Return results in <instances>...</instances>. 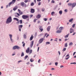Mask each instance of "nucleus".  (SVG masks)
Returning a JSON list of instances; mask_svg holds the SVG:
<instances>
[{"instance_id": "1", "label": "nucleus", "mask_w": 76, "mask_h": 76, "mask_svg": "<svg viewBox=\"0 0 76 76\" xmlns=\"http://www.w3.org/2000/svg\"><path fill=\"white\" fill-rule=\"evenodd\" d=\"M12 17L10 16L7 19V21H6V23H7V24H9V23H11V22H12Z\"/></svg>"}, {"instance_id": "2", "label": "nucleus", "mask_w": 76, "mask_h": 76, "mask_svg": "<svg viewBox=\"0 0 76 76\" xmlns=\"http://www.w3.org/2000/svg\"><path fill=\"white\" fill-rule=\"evenodd\" d=\"M22 18L23 19H26L27 18H29V16L27 15H23L22 16Z\"/></svg>"}, {"instance_id": "3", "label": "nucleus", "mask_w": 76, "mask_h": 76, "mask_svg": "<svg viewBox=\"0 0 76 76\" xmlns=\"http://www.w3.org/2000/svg\"><path fill=\"white\" fill-rule=\"evenodd\" d=\"M20 48L18 46L15 45L13 47V50H16V49H17V50H19Z\"/></svg>"}, {"instance_id": "4", "label": "nucleus", "mask_w": 76, "mask_h": 76, "mask_svg": "<svg viewBox=\"0 0 76 76\" xmlns=\"http://www.w3.org/2000/svg\"><path fill=\"white\" fill-rule=\"evenodd\" d=\"M44 40V38H42V39H40L39 41V43L41 44V43H42Z\"/></svg>"}, {"instance_id": "5", "label": "nucleus", "mask_w": 76, "mask_h": 76, "mask_svg": "<svg viewBox=\"0 0 76 76\" xmlns=\"http://www.w3.org/2000/svg\"><path fill=\"white\" fill-rule=\"evenodd\" d=\"M20 5L21 6H25L26 7V4L25 3L23 2H21L20 3Z\"/></svg>"}, {"instance_id": "6", "label": "nucleus", "mask_w": 76, "mask_h": 76, "mask_svg": "<svg viewBox=\"0 0 76 76\" xmlns=\"http://www.w3.org/2000/svg\"><path fill=\"white\" fill-rule=\"evenodd\" d=\"M51 26H49L47 28V31L48 32H49L50 30V29H51Z\"/></svg>"}, {"instance_id": "7", "label": "nucleus", "mask_w": 76, "mask_h": 76, "mask_svg": "<svg viewBox=\"0 0 76 76\" xmlns=\"http://www.w3.org/2000/svg\"><path fill=\"white\" fill-rule=\"evenodd\" d=\"M35 12V9L31 8V13H34Z\"/></svg>"}, {"instance_id": "8", "label": "nucleus", "mask_w": 76, "mask_h": 76, "mask_svg": "<svg viewBox=\"0 0 76 76\" xmlns=\"http://www.w3.org/2000/svg\"><path fill=\"white\" fill-rule=\"evenodd\" d=\"M72 4V8H73L74 7H75V6H76V3L74 2V3H73Z\"/></svg>"}, {"instance_id": "9", "label": "nucleus", "mask_w": 76, "mask_h": 76, "mask_svg": "<svg viewBox=\"0 0 76 76\" xmlns=\"http://www.w3.org/2000/svg\"><path fill=\"white\" fill-rule=\"evenodd\" d=\"M34 40H33L31 42V43L30 45L31 47H32L33 45H34Z\"/></svg>"}, {"instance_id": "10", "label": "nucleus", "mask_w": 76, "mask_h": 76, "mask_svg": "<svg viewBox=\"0 0 76 76\" xmlns=\"http://www.w3.org/2000/svg\"><path fill=\"white\" fill-rule=\"evenodd\" d=\"M18 12H19L20 15H22V14L23 13V12H22L20 11V10L18 9Z\"/></svg>"}, {"instance_id": "11", "label": "nucleus", "mask_w": 76, "mask_h": 76, "mask_svg": "<svg viewBox=\"0 0 76 76\" xmlns=\"http://www.w3.org/2000/svg\"><path fill=\"white\" fill-rule=\"evenodd\" d=\"M17 9H18V6H15V7L13 8V10L15 11V10H16Z\"/></svg>"}, {"instance_id": "12", "label": "nucleus", "mask_w": 76, "mask_h": 76, "mask_svg": "<svg viewBox=\"0 0 76 76\" xmlns=\"http://www.w3.org/2000/svg\"><path fill=\"white\" fill-rule=\"evenodd\" d=\"M70 32L71 33H72V32H74V30H73V29H72V28H70Z\"/></svg>"}, {"instance_id": "13", "label": "nucleus", "mask_w": 76, "mask_h": 76, "mask_svg": "<svg viewBox=\"0 0 76 76\" xmlns=\"http://www.w3.org/2000/svg\"><path fill=\"white\" fill-rule=\"evenodd\" d=\"M33 38H34V37H33V35H31V36L30 37V41H32V40L33 39Z\"/></svg>"}, {"instance_id": "14", "label": "nucleus", "mask_w": 76, "mask_h": 76, "mask_svg": "<svg viewBox=\"0 0 76 76\" xmlns=\"http://www.w3.org/2000/svg\"><path fill=\"white\" fill-rule=\"evenodd\" d=\"M41 15H40V14H38L37 15V18H38V19H39L40 18H41Z\"/></svg>"}, {"instance_id": "15", "label": "nucleus", "mask_w": 76, "mask_h": 76, "mask_svg": "<svg viewBox=\"0 0 76 76\" xmlns=\"http://www.w3.org/2000/svg\"><path fill=\"white\" fill-rule=\"evenodd\" d=\"M11 4H12L11 2L8 4V5L9 7H10V5H11Z\"/></svg>"}, {"instance_id": "16", "label": "nucleus", "mask_w": 76, "mask_h": 76, "mask_svg": "<svg viewBox=\"0 0 76 76\" xmlns=\"http://www.w3.org/2000/svg\"><path fill=\"white\" fill-rule=\"evenodd\" d=\"M61 31L60 30H57L56 31V33H57V34H59L61 33Z\"/></svg>"}, {"instance_id": "17", "label": "nucleus", "mask_w": 76, "mask_h": 76, "mask_svg": "<svg viewBox=\"0 0 76 76\" xmlns=\"http://www.w3.org/2000/svg\"><path fill=\"white\" fill-rule=\"evenodd\" d=\"M11 2L12 3V4H13L16 2V0H12Z\"/></svg>"}, {"instance_id": "18", "label": "nucleus", "mask_w": 76, "mask_h": 76, "mask_svg": "<svg viewBox=\"0 0 76 76\" xmlns=\"http://www.w3.org/2000/svg\"><path fill=\"white\" fill-rule=\"evenodd\" d=\"M23 27V26L22 25H20L18 26V28H21L22 29Z\"/></svg>"}, {"instance_id": "19", "label": "nucleus", "mask_w": 76, "mask_h": 76, "mask_svg": "<svg viewBox=\"0 0 76 76\" xmlns=\"http://www.w3.org/2000/svg\"><path fill=\"white\" fill-rule=\"evenodd\" d=\"M62 13H63V11L61 10H60L59 12V14H60V15H62Z\"/></svg>"}, {"instance_id": "20", "label": "nucleus", "mask_w": 76, "mask_h": 76, "mask_svg": "<svg viewBox=\"0 0 76 76\" xmlns=\"http://www.w3.org/2000/svg\"><path fill=\"white\" fill-rule=\"evenodd\" d=\"M13 19L14 20H16L17 21H18V20H19V19L18 18H14Z\"/></svg>"}, {"instance_id": "21", "label": "nucleus", "mask_w": 76, "mask_h": 76, "mask_svg": "<svg viewBox=\"0 0 76 76\" xmlns=\"http://www.w3.org/2000/svg\"><path fill=\"white\" fill-rule=\"evenodd\" d=\"M69 34H68L66 35L65 37V38H68L69 37Z\"/></svg>"}, {"instance_id": "22", "label": "nucleus", "mask_w": 76, "mask_h": 76, "mask_svg": "<svg viewBox=\"0 0 76 76\" xmlns=\"http://www.w3.org/2000/svg\"><path fill=\"white\" fill-rule=\"evenodd\" d=\"M21 57H23V56H24V53H23V52H22L21 54Z\"/></svg>"}, {"instance_id": "23", "label": "nucleus", "mask_w": 76, "mask_h": 76, "mask_svg": "<svg viewBox=\"0 0 76 76\" xmlns=\"http://www.w3.org/2000/svg\"><path fill=\"white\" fill-rule=\"evenodd\" d=\"M30 6H34V2H32L31 3Z\"/></svg>"}, {"instance_id": "24", "label": "nucleus", "mask_w": 76, "mask_h": 76, "mask_svg": "<svg viewBox=\"0 0 76 76\" xmlns=\"http://www.w3.org/2000/svg\"><path fill=\"white\" fill-rule=\"evenodd\" d=\"M73 18H71V19H70L69 20V22H72V21H73Z\"/></svg>"}, {"instance_id": "25", "label": "nucleus", "mask_w": 76, "mask_h": 76, "mask_svg": "<svg viewBox=\"0 0 76 76\" xmlns=\"http://www.w3.org/2000/svg\"><path fill=\"white\" fill-rule=\"evenodd\" d=\"M28 55H26L25 57L24 60H26L27 58H28Z\"/></svg>"}, {"instance_id": "26", "label": "nucleus", "mask_w": 76, "mask_h": 76, "mask_svg": "<svg viewBox=\"0 0 76 76\" xmlns=\"http://www.w3.org/2000/svg\"><path fill=\"white\" fill-rule=\"evenodd\" d=\"M57 7H58V4L56 5V6L54 7V9L55 10V9H56V8H57Z\"/></svg>"}, {"instance_id": "27", "label": "nucleus", "mask_w": 76, "mask_h": 76, "mask_svg": "<svg viewBox=\"0 0 76 76\" xmlns=\"http://www.w3.org/2000/svg\"><path fill=\"white\" fill-rule=\"evenodd\" d=\"M68 6H72V4L71 3H69L68 4Z\"/></svg>"}, {"instance_id": "28", "label": "nucleus", "mask_w": 76, "mask_h": 76, "mask_svg": "<svg viewBox=\"0 0 76 76\" xmlns=\"http://www.w3.org/2000/svg\"><path fill=\"white\" fill-rule=\"evenodd\" d=\"M50 44V42H46V45H47V44H48V45H49Z\"/></svg>"}, {"instance_id": "29", "label": "nucleus", "mask_w": 76, "mask_h": 76, "mask_svg": "<svg viewBox=\"0 0 76 76\" xmlns=\"http://www.w3.org/2000/svg\"><path fill=\"white\" fill-rule=\"evenodd\" d=\"M63 28V27H60L59 28V30L61 31V30H62Z\"/></svg>"}, {"instance_id": "30", "label": "nucleus", "mask_w": 76, "mask_h": 76, "mask_svg": "<svg viewBox=\"0 0 76 76\" xmlns=\"http://www.w3.org/2000/svg\"><path fill=\"white\" fill-rule=\"evenodd\" d=\"M34 61V59H32V58H31L30 60V61L31 62H32L33 61Z\"/></svg>"}, {"instance_id": "31", "label": "nucleus", "mask_w": 76, "mask_h": 76, "mask_svg": "<svg viewBox=\"0 0 76 76\" xmlns=\"http://www.w3.org/2000/svg\"><path fill=\"white\" fill-rule=\"evenodd\" d=\"M23 37L25 39H26V34H24Z\"/></svg>"}, {"instance_id": "32", "label": "nucleus", "mask_w": 76, "mask_h": 76, "mask_svg": "<svg viewBox=\"0 0 76 76\" xmlns=\"http://www.w3.org/2000/svg\"><path fill=\"white\" fill-rule=\"evenodd\" d=\"M19 21L20 24H22V20H20Z\"/></svg>"}, {"instance_id": "33", "label": "nucleus", "mask_w": 76, "mask_h": 76, "mask_svg": "<svg viewBox=\"0 0 76 76\" xmlns=\"http://www.w3.org/2000/svg\"><path fill=\"white\" fill-rule=\"evenodd\" d=\"M73 45V43L72 42H70L69 44V46H70L71 45Z\"/></svg>"}, {"instance_id": "34", "label": "nucleus", "mask_w": 76, "mask_h": 76, "mask_svg": "<svg viewBox=\"0 0 76 76\" xmlns=\"http://www.w3.org/2000/svg\"><path fill=\"white\" fill-rule=\"evenodd\" d=\"M43 27H42V26H39V29H42L43 28H42Z\"/></svg>"}, {"instance_id": "35", "label": "nucleus", "mask_w": 76, "mask_h": 76, "mask_svg": "<svg viewBox=\"0 0 76 76\" xmlns=\"http://www.w3.org/2000/svg\"><path fill=\"white\" fill-rule=\"evenodd\" d=\"M75 25H76V24H74L72 26V28H75Z\"/></svg>"}, {"instance_id": "36", "label": "nucleus", "mask_w": 76, "mask_h": 76, "mask_svg": "<svg viewBox=\"0 0 76 76\" xmlns=\"http://www.w3.org/2000/svg\"><path fill=\"white\" fill-rule=\"evenodd\" d=\"M47 34H48V33H45V34H44V36L43 37V38H45V36L47 35Z\"/></svg>"}, {"instance_id": "37", "label": "nucleus", "mask_w": 76, "mask_h": 76, "mask_svg": "<svg viewBox=\"0 0 76 76\" xmlns=\"http://www.w3.org/2000/svg\"><path fill=\"white\" fill-rule=\"evenodd\" d=\"M55 1L54 0H52L51 1V3H54Z\"/></svg>"}, {"instance_id": "38", "label": "nucleus", "mask_w": 76, "mask_h": 76, "mask_svg": "<svg viewBox=\"0 0 76 76\" xmlns=\"http://www.w3.org/2000/svg\"><path fill=\"white\" fill-rule=\"evenodd\" d=\"M26 20H27V22H29V18H26Z\"/></svg>"}, {"instance_id": "39", "label": "nucleus", "mask_w": 76, "mask_h": 76, "mask_svg": "<svg viewBox=\"0 0 76 76\" xmlns=\"http://www.w3.org/2000/svg\"><path fill=\"white\" fill-rule=\"evenodd\" d=\"M43 20H44V21H47V19L45 18L43 19Z\"/></svg>"}, {"instance_id": "40", "label": "nucleus", "mask_w": 76, "mask_h": 76, "mask_svg": "<svg viewBox=\"0 0 76 76\" xmlns=\"http://www.w3.org/2000/svg\"><path fill=\"white\" fill-rule=\"evenodd\" d=\"M54 14V12H52L51 13V15L52 16H53V15Z\"/></svg>"}, {"instance_id": "41", "label": "nucleus", "mask_w": 76, "mask_h": 76, "mask_svg": "<svg viewBox=\"0 0 76 76\" xmlns=\"http://www.w3.org/2000/svg\"><path fill=\"white\" fill-rule=\"evenodd\" d=\"M26 53H29V51L26 50Z\"/></svg>"}, {"instance_id": "42", "label": "nucleus", "mask_w": 76, "mask_h": 76, "mask_svg": "<svg viewBox=\"0 0 76 76\" xmlns=\"http://www.w3.org/2000/svg\"><path fill=\"white\" fill-rule=\"evenodd\" d=\"M65 47H67V43H66L65 44Z\"/></svg>"}, {"instance_id": "43", "label": "nucleus", "mask_w": 76, "mask_h": 76, "mask_svg": "<svg viewBox=\"0 0 76 76\" xmlns=\"http://www.w3.org/2000/svg\"><path fill=\"white\" fill-rule=\"evenodd\" d=\"M42 12H44L45 11V8H43L42 9Z\"/></svg>"}, {"instance_id": "44", "label": "nucleus", "mask_w": 76, "mask_h": 76, "mask_svg": "<svg viewBox=\"0 0 76 76\" xmlns=\"http://www.w3.org/2000/svg\"><path fill=\"white\" fill-rule=\"evenodd\" d=\"M39 30L41 32H42V31H43V28L40 29Z\"/></svg>"}, {"instance_id": "45", "label": "nucleus", "mask_w": 76, "mask_h": 76, "mask_svg": "<svg viewBox=\"0 0 76 76\" xmlns=\"http://www.w3.org/2000/svg\"><path fill=\"white\" fill-rule=\"evenodd\" d=\"M76 64V62H73V63H70V64Z\"/></svg>"}, {"instance_id": "46", "label": "nucleus", "mask_w": 76, "mask_h": 76, "mask_svg": "<svg viewBox=\"0 0 76 76\" xmlns=\"http://www.w3.org/2000/svg\"><path fill=\"white\" fill-rule=\"evenodd\" d=\"M66 48H64L62 51H66Z\"/></svg>"}, {"instance_id": "47", "label": "nucleus", "mask_w": 76, "mask_h": 76, "mask_svg": "<svg viewBox=\"0 0 76 76\" xmlns=\"http://www.w3.org/2000/svg\"><path fill=\"white\" fill-rule=\"evenodd\" d=\"M9 36H10V38H12V35L10 34Z\"/></svg>"}, {"instance_id": "48", "label": "nucleus", "mask_w": 76, "mask_h": 76, "mask_svg": "<svg viewBox=\"0 0 76 76\" xmlns=\"http://www.w3.org/2000/svg\"><path fill=\"white\" fill-rule=\"evenodd\" d=\"M28 1V0H26L24 1V2H25V3H27Z\"/></svg>"}, {"instance_id": "49", "label": "nucleus", "mask_w": 76, "mask_h": 76, "mask_svg": "<svg viewBox=\"0 0 76 76\" xmlns=\"http://www.w3.org/2000/svg\"><path fill=\"white\" fill-rule=\"evenodd\" d=\"M37 20V19H34V22H36V20Z\"/></svg>"}, {"instance_id": "50", "label": "nucleus", "mask_w": 76, "mask_h": 76, "mask_svg": "<svg viewBox=\"0 0 76 76\" xmlns=\"http://www.w3.org/2000/svg\"><path fill=\"white\" fill-rule=\"evenodd\" d=\"M32 50L31 49L30 50V53H32Z\"/></svg>"}, {"instance_id": "51", "label": "nucleus", "mask_w": 76, "mask_h": 76, "mask_svg": "<svg viewBox=\"0 0 76 76\" xmlns=\"http://www.w3.org/2000/svg\"><path fill=\"white\" fill-rule=\"evenodd\" d=\"M41 2H39L38 3V5L39 6H40V5H41Z\"/></svg>"}, {"instance_id": "52", "label": "nucleus", "mask_w": 76, "mask_h": 76, "mask_svg": "<svg viewBox=\"0 0 76 76\" xmlns=\"http://www.w3.org/2000/svg\"><path fill=\"white\" fill-rule=\"evenodd\" d=\"M55 65H56V66H57V65H58V62H55Z\"/></svg>"}, {"instance_id": "53", "label": "nucleus", "mask_w": 76, "mask_h": 76, "mask_svg": "<svg viewBox=\"0 0 76 76\" xmlns=\"http://www.w3.org/2000/svg\"><path fill=\"white\" fill-rule=\"evenodd\" d=\"M15 52H14L13 53H12V56H15Z\"/></svg>"}, {"instance_id": "54", "label": "nucleus", "mask_w": 76, "mask_h": 76, "mask_svg": "<svg viewBox=\"0 0 76 76\" xmlns=\"http://www.w3.org/2000/svg\"><path fill=\"white\" fill-rule=\"evenodd\" d=\"M44 35V34L43 33H42V34H40L39 35H40V36H42V35Z\"/></svg>"}, {"instance_id": "55", "label": "nucleus", "mask_w": 76, "mask_h": 76, "mask_svg": "<svg viewBox=\"0 0 76 76\" xmlns=\"http://www.w3.org/2000/svg\"><path fill=\"white\" fill-rule=\"evenodd\" d=\"M17 13V15H18V16H20V14H19V13Z\"/></svg>"}, {"instance_id": "56", "label": "nucleus", "mask_w": 76, "mask_h": 76, "mask_svg": "<svg viewBox=\"0 0 76 76\" xmlns=\"http://www.w3.org/2000/svg\"><path fill=\"white\" fill-rule=\"evenodd\" d=\"M17 21H18V22H16V23L17 24H19V20Z\"/></svg>"}, {"instance_id": "57", "label": "nucleus", "mask_w": 76, "mask_h": 76, "mask_svg": "<svg viewBox=\"0 0 76 76\" xmlns=\"http://www.w3.org/2000/svg\"><path fill=\"white\" fill-rule=\"evenodd\" d=\"M64 12H67V9L65 10H64Z\"/></svg>"}, {"instance_id": "58", "label": "nucleus", "mask_w": 76, "mask_h": 76, "mask_svg": "<svg viewBox=\"0 0 76 76\" xmlns=\"http://www.w3.org/2000/svg\"><path fill=\"white\" fill-rule=\"evenodd\" d=\"M76 52H74L73 56H75V54H76Z\"/></svg>"}, {"instance_id": "59", "label": "nucleus", "mask_w": 76, "mask_h": 76, "mask_svg": "<svg viewBox=\"0 0 76 76\" xmlns=\"http://www.w3.org/2000/svg\"><path fill=\"white\" fill-rule=\"evenodd\" d=\"M19 28V31H21V28Z\"/></svg>"}, {"instance_id": "60", "label": "nucleus", "mask_w": 76, "mask_h": 76, "mask_svg": "<svg viewBox=\"0 0 76 76\" xmlns=\"http://www.w3.org/2000/svg\"><path fill=\"white\" fill-rule=\"evenodd\" d=\"M25 45V43H24L23 45V47H24V46Z\"/></svg>"}, {"instance_id": "61", "label": "nucleus", "mask_w": 76, "mask_h": 76, "mask_svg": "<svg viewBox=\"0 0 76 76\" xmlns=\"http://www.w3.org/2000/svg\"><path fill=\"white\" fill-rule=\"evenodd\" d=\"M19 37L18 36H17V40H19Z\"/></svg>"}, {"instance_id": "62", "label": "nucleus", "mask_w": 76, "mask_h": 76, "mask_svg": "<svg viewBox=\"0 0 76 76\" xmlns=\"http://www.w3.org/2000/svg\"><path fill=\"white\" fill-rule=\"evenodd\" d=\"M64 67V66H63L61 65L60 66V68H62V67Z\"/></svg>"}, {"instance_id": "63", "label": "nucleus", "mask_w": 76, "mask_h": 76, "mask_svg": "<svg viewBox=\"0 0 76 76\" xmlns=\"http://www.w3.org/2000/svg\"><path fill=\"white\" fill-rule=\"evenodd\" d=\"M37 35V32H36L35 33V36L36 37Z\"/></svg>"}, {"instance_id": "64", "label": "nucleus", "mask_w": 76, "mask_h": 76, "mask_svg": "<svg viewBox=\"0 0 76 76\" xmlns=\"http://www.w3.org/2000/svg\"><path fill=\"white\" fill-rule=\"evenodd\" d=\"M40 23V21L38 20L37 21V23Z\"/></svg>"}]
</instances>
